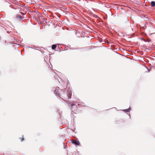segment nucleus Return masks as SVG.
<instances>
[{
  "label": "nucleus",
  "mask_w": 155,
  "mask_h": 155,
  "mask_svg": "<svg viewBox=\"0 0 155 155\" xmlns=\"http://www.w3.org/2000/svg\"><path fill=\"white\" fill-rule=\"evenodd\" d=\"M69 105L70 107H71V108H73V106H74L75 105L74 104H71V103L69 104Z\"/></svg>",
  "instance_id": "nucleus-7"
},
{
  "label": "nucleus",
  "mask_w": 155,
  "mask_h": 155,
  "mask_svg": "<svg viewBox=\"0 0 155 155\" xmlns=\"http://www.w3.org/2000/svg\"><path fill=\"white\" fill-rule=\"evenodd\" d=\"M58 90H55V93L57 95L59 96V97H60L59 93L58 92Z\"/></svg>",
  "instance_id": "nucleus-3"
},
{
  "label": "nucleus",
  "mask_w": 155,
  "mask_h": 155,
  "mask_svg": "<svg viewBox=\"0 0 155 155\" xmlns=\"http://www.w3.org/2000/svg\"><path fill=\"white\" fill-rule=\"evenodd\" d=\"M127 111L128 112L129 111V110H127Z\"/></svg>",
  "instance_id": "nucleus-9"
},
{
  "label": "nucleus",
  "mask_w": 155,
  "mask_h": 155,
  "mask_svg": "<svg viewBox=\"0 0 155 155\" xmlns=\"http://www.w3.org/2000/svg\"><path fill=\"white\" fill-rule=\"evenodd\" d=\"M71 142L73 143H74L76 145H79L80 144L79 141H77L76 140H72Z\"/></svg>",
  "instance_id": "nucleus-1"
},
{
  "label": "nucleus",
  "mask_w": 155,
  "mask_h": 155,
  "mask_svg": "<svg viewBox=\"0 0 155 155\" xmlns=\"http://www.w3.org/2000/svg\"><path fill=\"white\" fill-rule=\"evenodd\" d=\"M16 18L17 19H21L22 18V17L19 15H18L16 17Z\"/></svg>",
  "instance_id": "nucleus-4"
},
{
  "label": "nucleus",
  "mask_w": 155,
  "mask_h": 155,
  "mask_svg": "<svg viewBox=\"0 0 155 155\" xmlns=\"http://www.w3.org/2000/svg\"><path fill=\"white\" fill-rule=\"evenodd\" d=\"M20 140H21V141H23L24 140V138L22 136V137H20Z\"/></svg>",
  "instance_id": "nucleus-8"
},
{
  "label": "nucleus",
  "mask_w": 155,
  "mask_h": 155,
  "mask_svg": "<svg viewBox=\"0 0 155 155\" xmlns=\"http://www.w3.org/2000/svg\"><path fill=\"white\" fill-rule=\"evenodd\" d=\"M57 47V45H53L52 46V49H55Z\"/></svg>",
  "instance_id": "nucleus-5"
},
{
  "label": "nucleus",
  "mask_w": 155,
  "mask_h": 155,
  "mask_svg": "<svg viewBox=\"0 0 155 155\" xmlns=\"http://www.w3.org/2000/svg\"><path fill=\"white\" fill-rule=\"evenodd\" d=\"M150 5L152 7H155V2L152 1L150 3Z\"/></svg>",
  "instance_id": "nucleus-2"
},
{
  "label": "nucleus",
  "mask_w": 155,
  "mask_h": 155,
  "mask_svg": "<svg viewBox=\"0 0 155 155\" xmlns=\"http://www.w3.org/2000/svg\"><path fill=\"white\" fill-rule=\"evenodd\" d=\"M68 99H70L71 98V93H68Z\"/></svg>",
  "instance_id": "nucleus-6"
}]
</instances>
